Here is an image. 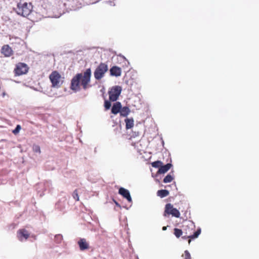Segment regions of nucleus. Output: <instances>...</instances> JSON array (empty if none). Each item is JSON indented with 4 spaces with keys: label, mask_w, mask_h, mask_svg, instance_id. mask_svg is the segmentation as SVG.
<instances>
[{
    "label": "nucleus",
    "mask_w": 259,
    "mask_h": 259,
    "mask_svg": "<svg viewBox=\"0 0 259 259\" xmlns=\"http://www.w3.org/2000/svg\"><path fill=\"white\" fill-rule=\"evenodd\" d=\"M91 69L88 68L84 72L83 74L81 73L76 74L71 79L70 89L75 92L80 90V84L83 89L85 90L88 88V84L91 81Z\"/></svg>",
    "instance_id": "obj_1"
},
{
    "label": "nucleus",
    "mask_w": 259,
    "mask_h": 259,
    "mask_svg": "<svg viewBox=\"0 0 259 259\" xmlns=\"http://www.w3.org/2000/svg\"><path fill=\"white\" fill-rule=\"evenodd\" d=\"M32 8V5L30 3L20 2L17 4V8L14 10L18 15L26 17L31 13Z\"/></svg>",
    "instance_id": "obj_2"
},
{
    "label": "nucleus",
    "mask_w": 259,
    "mask_h": 259,
    "mask_svg": "<svg viewBox=\"0 0 259 259\" xmlns=\"http://www.w3.org/2000/svg\"><path fill=\"white\" fill-rule=\"evenodd\" d=\"M52 83V87L55 88H60L63 83V77L57 71H53L49 75Z\"/></svg>",
    "instance_id": "obj_3"
},
{
    "label": "nucleus",
    "mask_w": 259,
    "mask_h": 259,
    "mask_svg": "<svg viewBox=\"0 0 259 259\" xmlns=\"http://www.w3.org/2000/svg\"><path fill=\"white\" fill-rule=\"evenodd\" d=\"M108 65L104 63H101L96 68L94 75L96 80H100L104 76L105 73L108 71Z\"/></svg>",
    "instance_id": "obj_4"
},
{
    "label": "nucleus",
    "mask_w": 259,
    "mask_h": 259,
    "mask_svg": "<svg viewBox=\"0 0 259 259\" xmlns=\"http://www.w3.org/2000/svg\"><path fill=\"white\" fill-rule=\"evenodd\" d=\"M121 87L118 85L113 87L108 92L109 100L112 102L116 101L121 94Z\"/></svg>",
    "instance_id": "obj_5"
},
{
    "label": "nucleus",
    "mask_w": 259,
    "mask_h": 259,
    "mask_svg": "<svg viewBox=\"0 0 259 259\" xmlns=\"http://www.w3.org/2000/svg\"><path fill=\"white\" fill-rule=\"evenodd\" d=\"M166 214H171L173 217L178 218L180 217V211L176 208H174L170 203L165 205L164 215L166 216Z\"/></svg>",
    "instance_id": "obj_6"
},
{
    "label": "nucleus",
    "mask_w": 259,
    "mask_h": 259,
    "mask_svg": "<svg viewBox=\"0 0 259 259\" xmlns=\"http://www.w3.org/2000/svg\"><path fill=\"white\" fill-rule=\"evenodd\" d=\"M28 70L27 65L24 63H19L15 68L14 71L16 75H21L26 74Z\"/></svg>",
    "instance_id": "obj_7"
},
{
    "label": "nucleus",
    "mask_w": 259,
    "mask_h": 259,
    "mask_svg": "<svg viewBox=\"0 0 259 259\" xmlns=\"http://www.w3.org/2000/svg\"><path fill=\"white\" fill-rule=\"evenodd\" d=\"M30 234L25 229H20L17 232V237L19 240L21 241H23L26 240L29 236Z\"/></svg>",
    "instance_id": "obj_8"
},
{
    "label": "nucleus",
    "mask_w": 259,
    "mask_h": 259,
    "mask_svg": "<svg viewBox=\"0 0 259 259\" xmlns=\"http://www.w3.org/2000/svg\"><path fill=\"white\" fill-rule=\"evenodd\" d=\"M118 193L122 195L124 198L126 199L128 202H132V199L130 191L123 187L119 188Z\"/></svg>",
    "instance_id": "obj_9"
},
{
    "label": "nucleus",
    "mask_w": 259,
    "mask_h": 259,
    "mask_svg": "<svg viewBox=\"0 0 259 259\" xmlns=\"http://www.w3.org/2000/svg\"><path fill=\"white\" fill-rule=\"evenodd\" d=\"M80 250L83 251L89 248V243L84 238H80L77 242Z\"/></svg>",
    "instance_id": "obj_10"
},
{
    "label": "nucleus",
    "mask_w": 259,
    "mask_h": 259,
    "mask_svg": "<svg viewBox=\"0 0 259 259\" xmlns=\"http://www.w3.org/2000/svg\"><path fill=\"white\" fill-rule=\"evenodd\" d=\"M1 53L5 57H9L13 54V50L8 45H6L2 48Z\"/></svg>",
    "instance_id": "obj_11"
},
{
    "label": "nucleus",
    "mask_w": 259,
    "mask_h": 259,
    "mask_svg": "<svg viewBox=\"0 0 259 259\" xmlns=\"http://www.w3.org/2000/svg\"><path fill=\"white\" fill-rule=\"evenodd\" d=\"M66 199L64 198L59 200L56 203V208L60 211H63L65 209L66 206Z\"/></svg>",
    "instance_id": "obj_12"
},
{
    "label": "nucleus",
    "mask_w": 259,
    "mask_h": 259,
    "mask_svg": "<svg viewBox=\"0 0 259 259\" xmlns=\"http://www.w3.org/2000/svg\"><path fill=\"white\" fill-rule=\"evenodd\" d=\"M110 72L111 76L118 77L121 74V69L118 66H114L110 68Z\"/></svg>",
    "instance_id": "obj_13"
},
{
    "label": "nucleus",
    "mask_w": 259,
    "mask_h": 259,
    "mask_svg": "<svg viewBox=\"0 0 259 259\" xmlns=\"http://www.w3.org/2000/svg\"><path fill=\"white\" fill-rule=\"evenodd\" d=\"M172 164L171 163H167L166 164L163 165V164L161 166V167L159 168L157 174L155 175V177H157L160 174H164L167 172L172 166Z\"/></svg>",
    "instance_id": "obj_14"
},
{
    "label": "nucleus",
    "mask_w": 259,
    "mask_h": 259,
    "mask_svg": "<svg viewBox=\"0 0 259 259\" xmlns=\"http://www.w3.org/2000/svg\"><path fill=\"white\" fill-rule=\"evenodd\" d=\"M121 104L120 102H116L113 104L111 112L113 114H117L119 113L121 110Z\"/></svg>",
    "instance_id": "obj_15"
},
{
    "label": "nucleus",
    "mask_w": 259,
    "mask_h": 259,
    "mask_svg": "<svg viewBox=\"0 0 259 259\" xmlns=\"http://www.w3.org/2000/svg\"><path fill=\"white\" fill-rule=\"evenodd\" d=\"M38 186L40 188L43 187L44 191H50L52 189V182L51 181H46L44 184H39Z\"/></svg>",
    "instance_id": "obj_16"
},
{
    "label": "nucleus",
    "mask_w": 259,
    "mask_h": 259,
    "mask_svg": "<svg viewBox=\"0 0 259 259\" xmlns=\"http://www.w3.org/2000/svg\"><path fill=\"white\" fill-rule=\"evenodd\" d=\"M131 110L127 106H124L121 108V110L119 112L120 116L123 117H126L130 113Z\"/></svg>",
    "instance_id": "obj_17"
},
{
    "label": "nucleus",
    "mask_w": 259,
    "mask_h": 259,
    "mask_svg": "<svg viewBox=\"0 0 259 259\" xmlns=\"http://www.w3.org/2000/svg\"><path fill=\"white\" fill-rule=\"evenodd\" d=\"M124 121L125 122V127L126 130L130 129L133 127L134 120L133 118H126L125 119Z\"/></svg>",
    "instance_id": "obj_18"
},
{
    "label": "nucleus",
    "mask_w": 259,
    "mask_h": 259,
    "mask_svg": "<svg viewBox=\"0 0 259 259\" xmlns=\"http://www.w3.org/2000/svg\"><path fill=\"white\" fill-rule=\"evenodd\" d=\"M169 191L167 190H160L157 192V195L160 198H164L169 194Z\"/></svg>",
    "instance_id": "obj_19"
},
{
    "label": "nucleus",
    "mask_w": 259,
    "mask_h": 259,
    "mask_svg": "<svg viewBox=\"0 0 259 259\" xmlns=\"http://www.w3.org/2000/svg\"><path fill=\"white\" fill-rule=\"evenodd\" d=\"M174 179V177L170 174L167 175L163 179V182L164 183H167L171 182Z\"/></svg>",
    "instance_id": "obj_20"
},
{
    "label": "nucleus",
    "mask_w": 259,
    "mask_h": 259,
    "mask_svg": "<svg viewBox=\"0 0 259 259\" xmlns=\"http://www.w3.org/2000/svg\"><path fill=\"white\" fill-rule=\"evenodd\" d=\"M55 242L56 243L59 244L63 240V236L61 234H57L55 236Z\"/></svg>",
    "instance_id": "obj_21"
},
{
    "label": "nucleus",
    "mask_w": 259,
    "mask_h": 259,
    "mask_svg": "<svg viewBox=\"0 0 259 259\" xmlns=\"http://www.w3.org/2000/svg\"><path fill=\"white\" fill-rule=\"evenodd\" d=\"M151 164L153 167H155V168L159 167L160 168L161 167V166L163 164V163L161 161L157 160V161L153 162L151 163Z\"/></svg>",
    "instance_id": "obj_22"
},
{
    "label": "nucleus",
    "mask_w": 259,
    "mask_h": 259,
    "mask_svg": "<svg viewBox=\"0 0 259 259\" xmlns=\"http://www.w3.org/2000/svg\"><path fill=\"white\" fill-rule=\"evenodd\" d=\"M200 233L201 229L199 228L197 229L196 231L194 232V233L193 235H189V237H190L191 239H194L197 238L198 236L200 235Z\"/></svg>",
    "instance_id": "obj_23"
},
{
    "label": "nucleus",
    "mask_w": 259,
    "mask_h": 259,
    "mask_svg": "<svg viewBox=\"0 0 259 259\" xmlns=\"http://www.w3.org/2000/svg\"><path fill=\"white\" fill-rule=\"evenodd\" d=\"M174 234L176 237L179 238L183 234V232L181 229L175 228L174 229Z\"/></svg>",
    "instance_id": "obj_24"
},
{
    "label": "nucleus",
    "mask_w": 259,
    "mask_h": 259,
    "mask_svg": "<svg viewBox=\"0 0 259 259\" xmlns=\"http://www.w3.org/2000/svg\"><path fill=\"white\" fill-rule=\"evenodd\" d=\"M32 149L34 152L38 153L39 154L41 152L40 147L37 145H34L32 147Z\"/></svg>",
    "instance_id": "obj_25"
},
{
    "label": "nucleus",
    "mask_w": 259,
    "mask_h": 259,
    "mask_svg": "<svg viewBox=\"0 0 259 259\" xmlns=\"http://www.w3.org/2000/svg\"><path fill=\"white\" fill-rule=\"evenodd\" d=\"M76 3H77V2L76 1H73L72 3V5H73L74 4H75ZM81 7V4L79 3L78 5H77L76 6H74L73 5H72L71 9L72 10L75 11Z\"/></svg>",
    "instance_id": "obj_26"
},
{
    "label": "nucleus",
    "mask_w": 259,
    "mask_h": 259,
    "mask_svg": "<svg viewBox=\"0 0 259 259\" xmlns=\"http://www.w3.org/2000/svg\"><path fill=\"white\" fill-rule=\"evenodd\" d=\"M72 197H73L75 201L79 200V196L76 189L73 191L72 193Z\"/></svg>",
    "instance_id": "obj_27"
},
{
    "label": "nucleus",
    "mask_w": 259,
    "mask_h": 259,
    "mask_svg": "<svg viewBox=\"0 0 259 259\" xmlns=\"http://www.w3.org/2000/svg\"><path fill=\"white\" fill-rule=\"evenodd\" d=\"M104 106L106 110L109 109L111 107V103L110 101L106 100L104 103Z\"/></svg>",
    "instance_id": "obj_28"
},
{
    "label": "nucleus",
    "mask_w": 259,
    "mask_h": 259,
    "mask_svg": "<svg viewBox=\"0 0 259 259\" xmlns=\"http://www.w3.org/2000/svg\"><path fill=\"white\" fill-rule=\"evenodd\" d=\"M21 126L20 125H17L16 128L13 131V133L15 135L18 134L20 130H21Z\"/></svg>",
    "instance_id": "obj_29"
},
{
    "label": "nucleus",
    "mask_w": 259,
    "mask_h": 259,
    "mask_svg": "<svg viewBox=\"0 0 259 259\" xmlns=\"http://www.w3.org/2000/svg\"><path fill=\"white\" fill-rule=\"evenodd\" d=\"M185 259H191V255L188 250H185Z\"/></svg>",
    "instance_id": "obj_30"
},
{
    "label": "nucleus",
    "mask_w": 259,
    "mask_h": 259,
    "mask_svg": "<svg viewBox=\"0 0 259 259\" xmlns=\"http://www.w3.org/2000/svg\"><path fill=\"white\" fill-rule=\"evenodd\" d=\"M106 2L108 4H109L111 6H115L113 0L106 1Z\"/></svg>",
    "instance_id": "obj_31"
},
{
    "label": "nucleus",
    "mask_w": 259,
    "mask_h": 259,
    "mask_svg": "<svg viewBox=\"0 0 259 259\" xmlns=\"http://www.w3.org/2000/svg\"><path fill=\"white\" fill-rule=\"evenodd\" d=\"M37 192L39 194V196L41 197L42 196L44 195V192H41V190H37Z\"/></svg>",
    "instance_id": "obj_32"
},
{
    "label": "nucleus",
    "mask_w": 259,
    "mask_h": 259,
    "mask_svg": "<svg viewBox=\"0 0 259 259\" xmlns=\"http://www.w3.org/2000/svg\"><path fill=\"white\" fill-rule=\"evenodd\" d=\"M114 203H115V205H116L117 206H118V207H120V208H121V205H120V204H119V203H118L116 201L114 200Z\"/></svg>",
    "instance_id": "obj_33"
},
{
    "label": "nucleus",
    "mask_w": 259,
    "mask_h": 259,
    "mask_svg": "<svg viewBox=\"0 0 259 259\" xmlns=\"http://www.w3.org/2000/svg\"><path fill=\"white\" fill-rule=\"evenodd\" d=\"M182 238L184 239H186L187 238H190V237H189V236H187V235L183 236H182Z\"/></svg>",
    "instance_id": "obj_34"
},
{
    "label": "nucleus",
    "mask_w": 259,
    "mask_h": 259,
    "mask_svg": "<svg viewBox=\"0 0 259 259\" xmlns=\"http://www.w3.org/2000/svg\"><path fill=\"white\" fill-rule=\"evenodd\" d=\"M135 135H134V136H138L139 135V133L138 132H135Z\"/></svg>",
    "instance_id": "obj_35"
},
{
    "label": "nucleus",
    "mask_w": 259,
    "mask_h": 259,
    "mask_svg": "<svg viewBox=\"0 0 259 259\" xmlns=\"http://www.w3.org/2000/svg\"><path fill=\"white\" fill-rule=\"evenodd\" d=\"M162 230H163V231L166 230V227H162Z\"/></svg>",
    "instance_id": "obj_36"
},
{
    "label": "nucleus",
    "mask_w": 259,
    "mask_h": 259,
    "mask_svg": "<svg viewBox=\"0 0 259 259\" xmlns=\"http://www.w3.org/2000/svg\"><path fill=\"white\" fill-rule=\"evenodd\" d=\"M119 56H121L122 58H123L124 59L126 60V58H125V57L124 56H122L121 55H120Z\"/></svg>",
    "instance_id": "obj_37"
},
{
    "label": "nucleus",
    "mask_w": 259,
    "mask_h": 259,
    "mask_svg": "<svg viewBox=\"0 0 259 259\" xmlns=\"http://www.w3.org/2000/svg\"><path fill=\"white\" fill-rule=\"evenodd\" d=\"M190 242H191V240H189V243H190Z\"/></svg>",
    "instance_id": "obj_38"
}]
</instances>
